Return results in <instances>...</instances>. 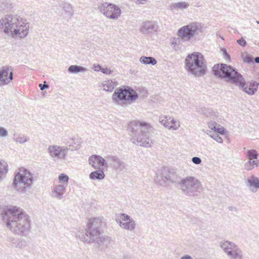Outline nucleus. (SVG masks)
I'll list each match as a JSON object with an SVG mask.
<instances>
[{"label": "nucleus", "mask_w": 259, "mask_h": 259, "mask_svg": "<svg viewBox=\"0 0 259 259\" xmlns=\"http://www.w3.org/2000/svg\"><path fill=\"white\" fill-rule=\"evenodd\" d=\"M1 215L2 223L14 234L25 236L30 232V217L22 209L10 205L4 208Z\"/></svg>", "instance_id": "nucleus-1"}, {"label": "nucleus", "mask_w": 259, "mask_h": 259, "mask_svg": "<svg viewBox=\"0 0 259 259\" xmlns=\"http://www.w3.org/2000/svg\"><path fill=\"white\" fill-rule=\"evenodd\" d=\"M102 222L99 218L90 220L84 232L79 235L81 241L88 243H95L100 250L108 247L112 241L111 238L107 236H101L100 228Z\"/></svg>", "instance_id": "nucleus-2"}, {"label": "nucleus", "mask_w": 259, "mask_h": 259, "mask_svg": "<svg viewBox=\"0 0 259 259\" xmlns=\"http://www.w3.org/2000/svg\"><path fill=\"white\" fill-rule=\"evenodd\" d=\"M152 127L146 122L137 120L131 121L127 127V131L132 137L131 142L137 145L149 148L151 147L152 142L149 134Z\"/></svg>", "instance_id": "nucleus-3"}, {"label": "nucleus", "mask_w": 259, "mask_h": 259, "mask_svg": "<svg viewBox=\"0 0 259 259\" xmlns=\"http://www.w3.org/2000/svg\"><path fill=\"white\" fill-rule=\"evenodd\" d=\"M29 23L17 15L7 14L0 19L1 32H28Z\"/></svg>", "instance_id": "nucleus-4"}, {"label": "nucleus", "mask_w": 259, "mask_h": 259, "mask_svg": "<svg viewBox=\"0 0 259 259\" xmlns=\"http://www.w3.org/2000/svg\"><path fill=\"white\" fill-rule=\"evenodd\" d=\"M33 181V175L28 169L22 167L15 174L12 186L18 192L24 193L31 189Z\"/></svg>", "instance_id": "nucleus-5"}, {"label": "nucleus", "mask_w": 259, "mask_h": 259, "mask_svg": "<svg viewBox=\"0 0 259 259\" xmlns=\"http://www.w3.org/2000/svg\"><path fill=\"white\" fill-rule=\"evenodd\" d=\"M177 188L187 196H199L202 189L200 181L193 176H187L181 178Z\"/></svg>", "instance_id": "nucleus-6"}, {"label": "nucleus", "mask_w": 259, "mask_h": 259, "mask_svg": "<svg viewBox=\"0 0 259 259\" xmlns=\"http://www.w3.org/2000/svg\"><path fill=\"white\" fill-rule=\"evenodd\" d=\"M138 97V94L135 90L127 85L117 88L112 97L114 103L122 106L135 102Z\"/></svg>", "instance_id": "nucleus-7"}, {"label": "nucleus", "mask_w": 259, "mask_h": 259, "mask_svg": "<svg viewBox=\"0 0 259 259\" xmlns=\"http://www.w3.org/2000/svg\"><path fill=\"white\" fill-rule=\"evenodd\" d=\"M212 71L214 75L221 78H225L227 81H230L234 84L242 76L235 68L224 63L214 65Z\"/></svg>", "instance_id": "nucleus-8"}, {"label": "nucleus", "mask_w": 259, "mask_h": 259, "mask_svg": "<svg viewBox=\"0 0 259 259\" xmlns=\"http://www.w3.org/2000/svg\"><path fill=\"white\" fill-rule=\"evenodd\" d=\"M203 60V56L200 53L194 52L189 54L185 59L186 68L196 76L203 75L206 72Z\"/></svg>", "instance_id": "nucleus-9"}, {"label": "nucleus", "mask_w": 259, "mask_h": 259, "mask_svg": "<svg viewBox=\"0 0 259 259\" xmlns=\"http://www.w3.org/2000/svg\"><path fill=\"white\" fill-rule=\"evenodd\" d=\"M181 177L176 173V170L173 168L163 167L161 170L160 175H157L155 178L156 183L162 186H166L167 184L173 183L177 187Z\"/></svg>", "instance_id": "nucleus-10"}, {"label": "nucleus", "mask_w": 259, "mask_h": 259, "mask_svg": "<svg viewBox=\"0 0 259 259\" xmlns=\"http://www.w3.org/2000/svg\"><path fill=\"white\" fill-rule=\"evenodd\" d=\"M98 10L107 18L116 20L121 14L120 9L114 4L105 2L98 6Z\"/></svg>", "instance_id": "nucleus-11"}, {"label": "nucleus", "mask_w": 259, "mask_h": 259, "mask_svg": "<svg viewBox=\"0 0 259 259\" xmlns=\"http://www.w3.org/2000/svg\"><path fill=\"white\" fill-rule=\"evenodd\" d=\"M199 33H177L176 36L171 39V44L174 47L176 51L180 49L179 45L182 42L189 41L194 39V40L199 39L198 37Z\"/></svg>", "instance_id": "nucleus-12"}, {"label": "nucleus", "mask_w": 259, "mask_h": 259, "mask_svg": "<svg viewBox=\"0 0 259 259\" xmlns=\"http://www.w3.org/2000/svg\"><path fill=\"white\" fill-rule=\"evenodd\" d=\"M69 149L65 146L53 145L49 146L48 152L50 155L54 159H64Z\"/></svg>", "instance_id": "nucleus-13"}, {"label": "nucleus", "mask_w": 259, "mask_h": 259, "mask_svg": "<svg viewBox=\"0 0 259 259\" xmlns=\"http://www.w3.org/2000/svg\"><path fill=\"white\" fill-rule=\"evenodd\" d=\"M207 26L202 23L194 22L180 28L177 32H203L206 31Z\"/></svg>", "instance_id": "nucleus-14"}, {"label": "nucleus", "mask_w": 259, "mask_h": 259, "mask_svg": "<svg viewBox=\"0 0 259 259\" xmlns=\"http://www.w3.org/2000/svg\"><path fill=\"white\" fill-rule=\"evenodd\" d=\"M10 69L8 66L0 68V87L8 84L13 79V72H9Z\"/></svg>", "instance_id": "nucleus-15"}, {"label": "nucleus", "mask_w": 259, "mask_h": 259, "mask_svg": "<svg viewBox=\"0 0 259 259\" xmlns=\"http://www.w3.org/2000/svg\"><path fill=\"white\" fill-rule=\"evenodd\" d=\"M89 164L95 168H100V167H108L106 160L101 156L93 155L89 159Z\"/></svg>", "instance_id": "nucleus-16"}, {"label": "nucleus", "mask_w": 259, "mask_h": 259, "mask_svg": "<svg viewBox=\"0 0 259 259\" xmlns=\"http://www.w3.org/2000/svg\"><path fill=\"white\" fill-rule=\"evenodd\" d=\"M241 78H239V81H238L236 83H235V84L239 87V88L241 89L242 91H243L248 95H253L256 92L255 88H252V87H251L250 84L248 85V84L246 82L242 75L241 76Z\"/></svg>", "instance_id": "nucleus-17"}, {"label": "nucleus", "mask_w": 259, "mask_h": 259, "mask_svg": "<svg viewBox=\"0 0 259 259\" xmlns=\"http://www.w3.org/2000/svg\"><path fill=\"white\" fill-rule=\"evenodd\" d=\"M158 28V25L155 22L148 21L142 23L140 31L142 32H156Z\"/></svg>", "instance_id": "nucleus-18"}, {"label": "nucleus", "mask_w": 259, "mask_h": 259, "mask_svg": "<svg viewBox=\"0 0 259 259\" xmlns=\"http://www.w3.org/2000/svg\"><path fill=\"white\" fill-rule=\"evenodd\" d=\"M106 159L107 160L112 162L114 168L115 169L123 170L125 168V163L121 161L118 157L114 156H108Z\"/></svg>", "instance_id": "nucleus-19"}, {"label": "nucleus", "mask_w": 259, "mask_h": 259, "mask_svg": "<svg viewBox=\"0 0 259 259\" xmlns=\"http://www.w3.org/2000/svg\"><path fill=\"white\" fill-rule=\"evenodd\" d=\"M66 191V186L65 185H58L54 187L52 191L53 196L58 199H62L63 195Z\"/></svg>", "instance_id": "nucleus-20"}, {"label": "nucleus", "mask_w": 259, "mask_h": 259, "mask_svg": "<svg viewBox=\"0 0 259 259\" xmlns=\"http://www.w3.org/2000/svg\"><path fill=\"white\" fill-rule=\"evenodd\" d=\"M220 247L228 255V252H230L235 249L238 246L234 242L230 241H224L221 242Z\"/></svg>", "instance_id": "nucleus-21"}, {"label": "nucleus", "mask_w": 259, "mask_h": 259, "mask_svg": "<svg viewBox=\"0 0 259 259\" xmlns=\"http://www.w3.org/2000/svg\"><path fill=\"white\" fill-rule=\"evenodd\" d=\"M246 185L253 192V189L254 188L255 190L259 189V179L254 176H252L249 179H248L246 182Z\"/></svg>", "instance_id": "nucleus-22"}, {"label": "nucleus", "mask_w": 259, "mask_h": 259, "mask_svg": "<svg viewBox=\"0 0 259 259\" xmlns=\"http://www.w3.org/2000/svg\"><path fill=\"white\" fill-rule=\"evenodd\" d=\"M117 222L119 224L121 228L130 231L134 230L136 226L135 221L133 219L130 220V221L125 222H122L121 221H118L117 220Z\"/></svg>", "instance_id": "nucleus-23"}, {"label": "nucleus", "mask_w": 259, "mask_h": 259, "mask_svg": "<svg viewBox=\"0 0 259 259\" xmlns=\"http://www.w3.org/2000/svg\"><path fill=\"white\" fill-rule=\"evenodd\" d=\"M98 169L92 172L89 177L91 180H101L105 178V174L103 170L101 168H97Z\"/></svg>", "instance_id": "nucleus-24"}, {"label": "nucleus", "mask_w": 259, "mask_h": 259, "mask_svg": "<svg viewBox=\"0 0 259 259\" xmlns=\"http://www.w3.org/2000/svg\"><path fill=\"white\" fill-rule=\"evenodd\" d=\"M228 256L230 259H242L243 253L242 250L237 247L235 249H233L232 251L229 252Z\"/></svg>", "instance_id": "nucleus-25"}, {"label": "nucleus", "mask_w": 259, "mask_h": 259, "mask_svg": "<svg viewBox=\"0 0 259 259\" xmlns=\"http://www.w3.org/2000/svg\"><path fill=\"white\" fill-rule=\"evenodd\" d=\"M259 164V160L257 159L249 160L244 163V168L247 171L252 170L257 167Z\"/></svg>", "instance_id": "nucleus-26"}, {"label": "nucleus", "mask_w": 259, "mask_h": 259, "mask_svg": "<svg viewBox=\"0 0 259 259\" xmlns=\"http://www.w3.org/2000/svg\"><path fill=\"white\" fill-rule=\"evenodd\" d=\"M103 88L104 91L111 92L114 88L118 84L117 82L108 80L104 81L103 83Z\"/></svg>", "instance_id": "nucleus-27"}, {"label": "nucleus", "mask_w": 259, "mask_h": 259, "mask_svg": "<svg viewBox=\"0 0 259 259\" xmlns=\"http://www.w3.org/2000/svg\"><path fill=\"white\" fill-rule=\"evenodd\" d=\"M65 14L68 16H72L74 14V9L72 5L69 3H65L61 6Z\"/></svg>", "instance_id": "nucleus-28"}, {"label": "nucleus", "mask_w": 259, "mask_h": 259, "mask_svg": "<svg viewBox=\"0 0 259 259\" xmlns=\"http://www.w3.org/2000/svg\"><path fill=\"white\" fill-rule=\"evenodd\" d=\"M169 120H170V117H169L168 118V117H165L164 119H161V118H159V122L163 125L165 127L168 128V129H171L176 130L178 128V127L180 126V125L179 124L178 126L176 125H169Z\"/></svg>", "instance_id": "nucleus-29"}, {"label": "nucleus", "mask_w": 259, "mask_h": 259, "mask_svg": "<svg viewBox=\"0 0 259 259\" xmlns=\"http://www.w3.org/2000/svg\"><path fill=\"white\" fill-rule=\"evenodd\" d=\"M87 70V69L86 68L78 65H71L68 69V71L69 73L75 74L85 72Z\"/></svg>", "instance_id": "nucleus-30"}, {"label": "nucleus", "mask_w": 259, "mask_h": 259, "mask_svg": "<svg viewBox=\"0 0 259 259\" xmlns=\"http://www.w3.org/2000/svg\"><path fill=\"white\" fill-rule=\"evenodd\" d=\"M201 110L202 114L206 117L214 119L218 116V113L211 109L204 108Z\"/></svg>", "instance_id": "nucleus-31"}, {"label": "nucleus", "mask_w": 259, "mask_h": 259, "mask_svg": "<svg viewBox=\"0 0 259 259\" xmlns=\"http://www.w3.org/2000/svg\"><path fill=\"white\" fill-rule=\"evenodd\" d=\"M140 61L144 64H151L154 65L157 63L156 60L152 57L142 56L140 58Z\"/></svg>", "instance_id": "nucleus-32"}, {"label": "nucleus", "mask_w": 259, "mask_h": 259, "mask_svg": "<svg viewBox=\"0 0 259 259\" xmlns=\"http://www.w3.org/2000/svg\"><path fill=\"white\" fill-rule=\"evenodd\" d=\"M245 154L249 160L257 159L259 156L257 152L254 149L247 150Z\"/></svg>", "instance_id": "nucleus-33"}, {"label": "nucleus", "mask_w": 259, "mask_h": 259, "mask_svg": "<svg viewBox=\"0 0 259 259\" xmlns=\"http://www.w3.org/2000/svg\"><path fill=\"white\" fill-rule=\"evenodd\" d=\"M189 5L186 2H179L172 4L170 6V10H174L177 8L180 9H187L188 8Z\"/></svg>", "instance_id": "nucleus-34"}, {"label": "nucleus", "mask_w": 259, "mask_h": 259, "mask_svg": "<svg viewBox=\"0 0 259 259\" xmlns=\"http://www.w3.org/2000/svg\"><path fill=\"white\" fill-rule=\"evenodd\" d=\"M71 141L72 142L69 144V146L74 147L75 150L79 149L81 144L80 139L78 138H72Z\"/></svg>", "instance_id": "nucleus-35"}, {"label": "nucleus", "mask_w": 259, "mask_h": 259, "mask_svg": "<svg viewBox=\"0 0 259 259\" xmlns=\"http://www.w3.org/2000/svg\"><path fill=\"white\" fill-rule=\"evenodd\" d=\"M207 134L209 135L212 138H213L217 142L219 143H222L223 142L222 138L219 136V135L217 133H215L209 131V133H208Z\"/></svg>", "instance_id": "nucleus-36"}, {"label": "nucleus", "mask_w": 259, "mask_h": 259, "mask_svg": "<svg viewBox=\"0 0 259 259\" xmlns=\"http://www.w3.org/2000/svg\"><path fill=\"white\" fill-rule=\"evenodd\" d=\"M14 140L17 143L23 144L28 141L29 138L24 135H19L15 136Z\"/></svg>", "instance_id": "nucleus-37"}, {"label": "nucleus", "mask_w": 259, "mask_h": 259, "mask_svg": "<svg viewBox=\"0 0 259 259\" xmlns=\"http://www.w3.org/2000/svg\"><path fill=\"white\" fill-rule=\"evenodd\" d=\"M242 58L243 60L244 63L251 64L254 63L253 57L249 54H243L242 55Z\"/></svg>", "instance_id": "nucleus-38"}, {"label": "nucleus", "mask_w": 259, "mask_h": 259, "mask_svg": "<svg viewBox=\"0 0 259 259\" xmlns=\"http://www.w3.org/2000/svg\"><path fill=\"white\" fill-rule=\"evenodd\" d=\"M2 5L3 6H2L1 10L3 11L7 9H11L13 7L12 4L9 0H3Z\"/></svg>", "instance_id": "nucleus-39"}, {"label": "nucleus", "mask_w": 259, "mask_h": 259, "mask_svg": "<svg viewBox=\"0 0 259 259\" xmlns=\"http://www.w3.org/2000/svg\"><path fill=\"white\" fill-rule=\"evenodd\" d=\"M8 171V166L7 164L4 165L3 168L0 167V181H1L4 178L5 175Z\"/></svg>", "instance_id": "nucleus-40"}, {"label": "nucleus", "mask_w": 259, "mask_h": 259, "mask_svg": "<svg viewBox=\"0 0 259 259\" xmlns=\"http://www.w3.org/2000/svg\"><path fill=\"white\" fill-rule=\"evenodd\" d=\"M8 35L11 36L12 37L17 39H22L27 36V33H7Z\"/></svg>", "instance_id": "nucleus-41"}, {"label": "nucleus", "mask_w": 259, "mask_h": 259, "mask_svg": "<svg viewBox=\"0 0 259 259\" xmlns=\"http://www.w3.org/2000/svg\"><path fill=\"white\" fill-rule=\"evenodd\" d=\"M132 219L131 218V217L130 215H128V214H125V213H121L120 218L117 219L116 221L118 220V221H121L122 222H125V221H130V220H132Z\"/></svg>", "instance_id": "nucleus-42"}, {"label": "nucleus", "mask_w": 259, "mask_h": 259, "mask_svg": "<svg viewBox=\"0 0 259 259\" xmlns=\"http://www.w3.org/2000/svg\"><path fill=\"white\" fill-rule=\"evenodd\" d=\"M26 245V242L24 240L22 239L18 241V242L15 244V247L19 248H23L25 247Z\"/></svg>", "instance_id": "nucleus-43"}, {"label": "nucleus", "mask_w": 259, "mask_h": 259, "mask_svg": "<svg viewBox=\"0 0 259 259\" xmlns=\"http://www.w3.org/2000/svg\"><path fill=\"white\" fill-rule=\"evenodd\" d=\"M59 180L60 181L66 183L67 185L69 180V177L65 174H61L59 177Z\"/></svg>", "instance_id": "nucleus-44"}, {"label": "nucleus", "mask_w": 259, "mask_h": 259, "mask_svg": "<svg viewBox=\"0 0 259 259\" xmlns=\"http://www.w3.org/2000/svg\"><path fill=\"white\" fill-rule=\"evenodd\" d=\"M220 126L215 121H210L208 122V126L209 128L214 131L217 126Z\"/></svg>", "instance_id": "nucleus-45"}, {"label": "nucleus", "mask_w": 259, "mask_h": 259, "mask_svg": "<svg viewBox=\"0 0 259 259\" xmlns=\"http://www.w3.org/2000/svg\"><path fill=\"white\" fill-rule=\"evenodd\" d=\"M8 135L7 130L4 127H0V137H6Z\"/></svg>", "instance_id": "nucleus-46"}, {"label": "nucleus", "mask_w": 259, "mask_h": 259, "mask_svg": "<svg viewBox=\"0 0 259 259\" xmlns=\"http://www.w3.org/2000/svg\"><path fill=\"white\" fill-rule=\"evenodd\" d=\"M221 51L223 55H224V58L227 59L229 60H230L231 57H230V55L228 53L226 49L224 48H221Z\"/></svg>", "instance_id": "nucleus-47"}, {"label": "nucleus", "mask_w": 259, "mask_h": 259, "mask_svg": "<svg viewBox=\"0 0 259 259\" xmlns=\"http://www.w3.org/2000/svg\"><path fill=\"white\" fill-rule=\"evenodd\" d=\"M38 87H39L41 91H44L45 89H48L50 88V85L49 84L47 83V82L45 81L44 83H39L38 84Z\"/></svg>", "instance_id": "nucleus-48"}, {"label": "nucleus", "mask_w": 259, "mask_h": 259, "mask_svg": "<svg viewBox=\"0 0 259 259\" xmlns=\"http://www.w3.org/2000/svg\"><path fill=\"white\" fill-rule=\"evenodd\" d=\"M192 161L196 164H200L201 163L202 160L200 158L195 156L192 158Z\"/></svg>", "instance_id": "nucleus-49"}, {"label": "nucleus", "mask_w": 259, "mask_h": 259, "mask_svg": "<svg viewBox=\"0 0 259 259\" xmlns=\"http://www.w3.org/2000/svg\"><path fill=\"white\" fill-rule=\"evenodd\" d=\"M237 41L239 45L242 47H245L246 45V42L243 37H241L240 39L237 40Z\"/></svg>", "instance_id": "nucleus-50"}, {"label": "nucleus", "mask_w": 259, "mask_h": 259, "mask_svg": "<svg viewBox=\"0 0 259 259\" xmlns=\"http://www.w3.org/2000/svg\"><path fill=\"white\" fill-rule=\"evenodd\" d=\"M101 72L103 73L104 74H110L112 73L113 71L110 70L109 69L106 68H102Z\"/></svg>", "instance_id": "nucleus-51"}, {"label": "nucleus", "mask_w": 259, "mask_h": 259, "mask_svg": "<svg viewBox=\"0 0 259 259\" xmlns=\"http://www.w3.org/2000/svg\"><path fill=\"white\" fill-rule=\"evenodd\" d=\"M224 131H225L224 127H219H219H216L215 130H214V131L217 132V133H220L221 134H224Z\"/></svg>", "instance_id": "nucleus-52"}, {"label": "nucleus", "mask_w": 259, "mask_h": 259, "mask_svg": "<svg viewBox=\"0 0 259 259\" xmlns=\"http://www.w3.org/2000/svg\"><path fill=\"white\" fill-rule=\"evenodd\" d=\"M119 259H135L132 256L128 254H124L122 257Z\"/></svg>", "instance_id": "nucleus-53"}, {"label": "nucleus", "mask_w": 259, "mask_h": 259, "mask_svg": "<svg viewBox=\"0 0 259 259\" xmlns=\"http://www.w3.org/2000/svg\"><path fill=\"white\" fill-rule=\"evenodd\" d=\"M102 68V67L101 65H98L97 66L94 67V70L96 71H101Z\"/></svg>", "instance_id": "nucleus-54"}, {"label": "nucleus", "mask_w": 259, "mask_h": 259, "mask_svg": "<svg viewBox=\"0 0 259 259\" xmlns=\"http://www.w3.org/2000/svg\"><path fill=\"white\" fill-rule=\"evenodd\" d=\"M181 259H193V257L190 255H185L181 257Z\"/></svg>", "instance_id": "nucleus-55"}, {"label": "nucleus", "mask_w": 259, "mask_h": 259, "mask_svg": "<svg viewBox=\"0 0 259 259\" xmlns=\"http://www.w3.org/2000/svg\"><path fill=\"white\" fill-rule=\"evenodd\" d=\"M228 209L230 211H236L237 210V209L236 207L232 206H229Z\"/></svg>", "instance_id": "nucleus-56"}, {"label": "nucleus", "mask_w": 259, "mask_h": 259, "mask_svg": "<svg viewBox=\"0 0 259 259\" xmlns=\"http://www.w3.org/2000/svg\"><path fill=\"white\" fill-rule=\"evenodd\" d=\"M254 62L259 64V56L256 57L253 60Z\"/></svg>", "instance_id": "nucleus-57"}, {"label": "nucleus", "mask_w": 259, "mask_h": 259, "mask_svg": "<svg viewBox=\"0 0 259 259\" xmlns=\"http://www.w3.org/2000/svg\"><path fill=\"white\" fill-rule=\"evenodd\" d=\"M169 122V124L171 123L172 124H174L176 121L174 119H172Z\"/></svg>", "instance_id": "nucleus-58"}, {"label": "nucleus", "mask_w": 259, "mask_h": 259, "mask_svg": "<svg viewBox=\"0 0 259 259\" xmlns=\"http://www.w3.org/2000/svg\"><path fill=\"white\" fill-rule=\"evenodd\" d=\"M3 0H0V11H2L1 10V9H2V6H3L2 5V4H3Z\"/></svg>", "instance_id": "nucleus-59"}, {"label": "nucleus", "mask_w": 259, "mask_h": 259, "mask_svg": "<svg viewBox=\"0 0 259 259\" xmlns=\"http://www.w3.org/2000/svg\"><path fill=\"white\" fill-rule=\"evenodd\" d=\"M139 3H142L143 2H146L147 0H137Z\"/></svg>", "instance_id": "nucleus-60"}, {"label": "nucleus", "mask_w": 259, "mask_h": 259, "mask_svg": "<svg viewBox=\"0 0 259 259\" xmlns=\"http://www.w3.org/2000/svg\"><path fill=\"white\" fill-rule=\"evenodd\" d=\"M3 165V163L1 161H0V166Z\"/></svg>", "instance_id": "nucleus-61"}, {"label": "nucleus", "mask_w": 259, "mask_h": 259, "mask_svg": "<svg viewBox=\"0 0 259 259\" xmlns=\"http://www.w3.org/2000/svg\"><path fill=\"white\" fill-rule=\"evenodd\" d=\"M9 239L11 241H13V240L14 239L13 238H9Z\"/></svg>", "instance_id": "nucleus-62"}, {"label": "nucleus", "mask_w": 259, "mask_h": 259, "mask_svg": "<svg viewBox=\"0 0 259 259\" xmlns=\"http://www.w3.org/2000/svg\"><path fill=\"white\" fill-rule=\"evenodd\" d=\"M220 37H221L222 38V39H224V38H223L222 37H221L220 35Z\"/></svg>", "instance_id": "nucleus-63"}, {"label": "nucleus", "mask_w": 259, "mask_h": 259, "mask_svg": "<svg viewBox=\"0 0 259 259\" xmlns=\"http://www.w3.org/2000/svg\"><path fill=\"white\" fill-rule=\"evenodd\" d=\"M257 24H259V21H256Z\"/></svg>", "instance_id": "nucleus-64"}]
</instances>
